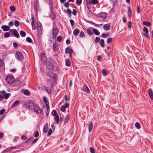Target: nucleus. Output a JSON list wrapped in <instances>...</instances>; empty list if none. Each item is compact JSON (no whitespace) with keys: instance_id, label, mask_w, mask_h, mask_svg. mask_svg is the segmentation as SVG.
Returning a JSON list of instances; mask_svg holds the SVG:
<instances>
[{"instance_id":"cd10ccee","label":"nucleus","mask_w":153,"mask_h":153,"mask_svg":"<svg viewBox=\"0 0 153 153\" xmlns=\"http://www.w3.org/2000/svg\"><path fill=\"white\" fill-rule=\"evenodd\" d=\"M43 99L44 102L45 104V105L48 103V102L47 98L46 97H43Z\"/></svg>"},{"instance_id":"412c9836","label":"nucleus","mask_w":153,"mask_h":153,"mask_svg":"<svg viewBox=\"0 0 153 153\" xmlns=\"http://www.w3.org/2000/svg\"><path fill=\"white\" fill-rule=\"evenodd\" d=\"M19 103V101L18 100L15 101L11 106V107H14L17 105Z\"/></svg>"},{"instance_id":"dca6fc26","label":"nucleus","mask_w":153,"mask_h":153,"mask_svg":"<svg viewBox=\"0 0 153 153\" xmlns=\"http://www.w3.org/2000/svg\"><path fill=\"white\" fill-rule=\"evenodd\" d=\"M48 76H49L53 80H54L56 78V74L53 73H51L49 75H48Z\"/></svg>"},{"instance_id":"4c0bfd02","label":"nucleus","mask_w":153,"mask_h":153,"mask_svg":"<svg viewBox=\"0 0 153 153\" xmlns=\"http://www.w3.org/2000/svg\"><path fill=\"white\" fill-rule=\"evenodd\" d=\"M14 25L16 27H18L19 25V22L17 20H16L15 21Z\"/></svg>"},{"instance_id":"b1692460","label":"nucleus","mask_w":153,"mask_h":153,"mask_svg":"<svg viewBox=\"0 0 153 153\" xmlns=\"http://www.w3.org/2000/svg\"><path fill=\"white\" fill-rule=\"evenodd\" d=\"M107 16V13H106L102 12L100 14V17L104 18L106 17Z\"/></svg>"},{"instance_id":"3c124183","label":"nucleus","mask_w":153,"mask_h":153,"mask_svg":"<svg viewBox=\"0 0 153 153\" xmlns=\"http://www.w3.org/2000/svg\"><path fill=\"white\" fill-rule=\"evenodd\" d=\"M57 41L59 42H60L62 40V37L60 36H59L57 38Z\"/></svg>"},{"instance_id":"f3484780","label":"nucleus","mask_w":153,"mask_h":153,"mask_svg":"<svg viewBox=\"0 0 153 153\" xmlns=\"http://www.w3.org/2000/svg\"><path fill=\"white\" fill-rule=\"evenodd\" d=\"M58 30L56 28H54L53 29V35L54 36V37H56L58 32Z\"/></svg>"},{"instance_id":"09e8293b","label":"nucleus","mask_w":153,"mask_h":153,"mask_svg":"<svg viewBox=\"0 0 153 153\" xmlns=\"http://www.w3.org/2000/svg\"><path fill=\"white\" fill-rule=\"evenodd\" d=\"M42 25L40 22H38L37 23V27L41 28L42 27Z\"/></svg>"},{"instance_id":"7c9ffc66","label":"nucleus","mask_w":153,"mask_h":153,"mask_svg":"<svg viewBox=\"0 0 153 153\" xmlns=\"http://www.w3.org/2000/svg\"><path fill=\"white\" fill-rule=\"evenodd\" d=\"M102 72L103 75L104 76H106L108 74V73L106 71L105 69H102Z\"/></svg>"},{"instance_id":"13d9d810","label":"nucleus","mask_w":153,"mask_h":153,"mask_svg":"<svg viewBox=\"0 0 153 153\" xmlns=\"http://www.w3.org/2000/svg\"><path fill=\"white\" fill-rule=\"evenodd\" d=\"M37 29L38 30V31L40 34L42 33V28L37 27Z\"/></svg>"},{"instance_id":"774afa93","label":"nucleus","mask_w":153,"mask_h":153,"mask_svg":"<svg viewBox=\"0 0 153 153\" xmlns=\"http://www.w3.org/2000/svg\"><path fill=\"white\" fill-rule=\"evenodd\" d=\"M33 139V138H32V137H30V138H29V139H28L27 141H26V142L27 143H29L31 141V140Z\"/></svg>"},{"instance_id":"a878e982","label":"nucleus","mask_w":153,"mask_h":153,"mask_svg":"<svg viewBox=\"0 0 153 153\" xmlns=\"http://www.w3.org/2000/svg\"><path fill=\"white\" fill-rule=\"evenodd\" d=\"M13 34L15 36H16L17 38H19V35L17 32L16 30L14 32V33H13Z\"/></svg>"},{"instance_id":"393cba45","label":"nucleus","mask_w":153,"mask_h":153,"mask_svg":"<svg viewBox=\"0 0 153 153\" xmlns=\"http://www.w3.org/2000/svg\"><path fill=\"white\" fill-rule=\"evenodd\" d=\"M92 30L95 35H98L100 34V32L97 30L95 29H94Z\"/></svg>"},{"instance_id":"5fc2aeb1","label":"nucleus","mask_w":153,"mask_h":153,"mask_svg":"<svg viewBox=\"0 0 153 153\" xmlns=\"http://www.w3.org/2000/svg\"><path fill=\"white\" fill-rule=\"evenodd\" d=\"M64 6L66 7H68L69 6V4L68 2H66L64 4Z\"/></svg>"},{"instance_id":"c756f323","label":"nucleus","mask_w":153,"mask_h":153,"mask_svg":"<svg viewBox=\"0 0 153 153\" xmlns=\"http://www.w3.org/2000/svg\"><path fill=\"white\" fill-rule=\"evenodd\" d=\"M20 33L21 36L23 37H25L26 35L25 33L22 30H21L20 32Z\"/></svg>"},{"instance_id":"ddd939ff","label":"nucleus","mask_w":153,"mask_h":153,"mask_svg":"<svg viewBox=\"0 0 153 153\" xmlns=\"http://www.w3.org/2000/svg\"><path fill=\"white\" fill-rule=\"evenodd\" d=\"M41 61L43 63L45 62L47 60V58L44 54H42L41 56Z\"/></svg>"},{"instance_id":"69168bd1","label":"nucleus","mask_w":153,"mask_h":153,"mask_svg":"<svg viewBox=\"0 0 153 153\" xmlns=\"http://www.w3.org/2000/svg\"><path fill=\"white\" fill-rule=\"evenodd\" d=\"M13 47L15 48H18V44L16 42L13 43Z\"/></svg>"},{"instance_id":"a211bd4d","label":"nucleus","mask_w":153,"mask_h":153,"mask_svg":"<svg viewBox=\"0 0 153 153\" xmlns=\"http://www.w3.org/2000/svg\"><path fill=\"white\" fill-rule=\"evenodd\" d=\"M80 32L79 29H76L73 31V34L75 36H77Z\"/></svg>"},{"instance_id":"4be33fe9","label":"nucleus","mask_w":153,"mask_h":153,"mask_svg":"<svg viewBox=\"0 0 153 153\" xmlns=\"http://www.w3.org/2000/svg\"><path fill=\"white\" fill-rule=\"evenodd\" d=\"M97 0H89L88 3L90 4L91 3L92 4H96L97 3Z\"/></svg>"},{"instance_id":"de8ad7c7","label":"nucleus","mask_w":153,"mask_h":153,"mask_svg":"<svg viewBox=\"0 0 153 153\" xmlns=\"http://www.w3.org/2000/svg\"><path fill=\"white\" fill-rule=\"evenodd\" d=\"M26 41L30 43L32 42V40L29 37H27L26 39Z\"/></svg>"},{"instance_id":"f03ea898","label":"nucleus","mask_w":153,"mask_h":153,"mask_svg":"<svg viewBox=\"0 0 153 153\" xmlns=\"http://www.w3.org/2000/svg\"><path fill=\"white\" fill-rule=\"evenodd\" d=\"M34 103L33 102L28 101L25 102L23 105V107L28 109H31L33 108L34 106Z\"/></svg>"},{"instance_id":"ea45409f","label":"nucleus","mask_w":153,"mask_h":153,"mask_svg":"<svg viewBox=\"0 0 153 153\" xmlns=\"http://www.w3.org/2000/svg\"><path fill=\"white\" fill-rule=\"evenodd\" d=\"M143 35L145 36L147 39H150V37L149 36L148 34V33H143Z\"/></svg>"},{"instance_id":"f704fd0d","label":"nucleus","mask_w":153,"mask_h":153,"mask_svg":"<svg viewBox=\"0 0 153 153\" xmlns=\"http://www.w3.org/2000/svg\"><path fill=\"white\" fill-rule=\"evenodd\" d=\"M24 94L26 95H29L30 92L28 90H26L24 91Z\"/></svg>"},{"instance_id":"6ab92c4d","label":"nucleus","mask_w":153,"mask_h":153,"mask_svg":"<svg viewBox=\"0 0 153 153\" xmlns=\"http://www.w3.org/2000/svg\"><path fill=\"white\" fill-rule=\"evenodd\" d=\"M65 53H73V50L71 48H70L69 47H67L65 49Z\"/></svg>"},{"instance_id":"58836bf2","label":"nucleus","mask_w":153,"mask_h":153,"mask_svg":"<svg viewBox=\"0 0 153 153\" xmlns=\"http://www.w3.org/2000/svg\"><path fill=\"white\" fill-rule=\"evenodd\" d=\"M10 95L9 93H6L5 95H4V97L6 99H7Z\"/></svg>"},{"instance_id":"39448f33","label":"nucleus","mask_w":153,"mask_h":153,"mask_svg":"<svg viewBox=\"0 0 153 153\" xmlns=\"http://www.w3.org/2000/svg\"><path fill=\"white\" fill-rule=\"evenodd\" d=\"M33 6L35 12H37L39 9V2L37 0H36L33 2Z\"/></svg>"},{"instance_id":"79ce46f5","label":"nucleus","mask_w":153,"mask_h":153,"mask_svg":"<svg viewBox=\"0 0 153 153\" xmlns=\"http://www.w3.org/2000/svg\"><path fill=\"white\" fill-rule=\"evenodd\" d=\"M85 36L84 33L83 31H81L79 34V36L80 37H84Z\"/></svg>"},{"instance_id":"864d4df0","label":"nucleus","mask_w":153,"mask_h":153,"mask_svg":"<svg viewBox=\"0 0 153 153\" xmlns=\"http://www.w3.org/2000/svg\"><path fill=\"white\" fill-rule=\"evenodd\" d=\"M90 151L91 153H95V152L94 149L92 147H90Z\"/></svg>"},{"instance_id":"c85d7f7f","label":"nucleus","mask_w":153,"mask_h":153,"mask_svg":"<svg viewBox=\"0 0 153 153\" xmlns=\"http://www.w3.org/2000/svg\"><path fill=\"white\" fill-rule=\"evenodd\" d=\"M143 24L145 25H146L148 26H149L151 25L150 22H145L144 21L143 22Z\"/></svg>"},{"instance_id":"1a4fd4ad","label":"nucleus","mask_w":153,"mask_h":153,"mask_svg":"<svg viewBox=\"0 0 153 153\" xmlns=\"http://www.w3.org/2000/svg\"><path fill=\"white\" fill-rule=\"evenodd\" d=\"M1 28L4 31H8L10 30V27L9 26L6 25L2 26Z\"/></svg>"},{"instance_id":"8fccbe9b","label":"nucleus","mask_w":153,"mask_h":153,"mask_svg":"<svg viewBox=\"0 0 153 153\" xmlns=\"http://www.w3.org/2000/svg\"><path fill=\"white\" fill-rule=\"evenodd\" d=\"M85 90L86 91V92L88 93H89L90 92V90L88 88V87L87 86L86 84H85Z\"/></svg>"},{"instance_id":"2eb2a0df","label":"nucleus","mask_w":153,"mask_h":153,"mask_svg":"<svg viewBox=\"0 0 153 153\" xmlns=\"http://www.w3.org/2000/svg\"><path fill=\"white\" fill-rule=\"evenodd\" d=\"M93 128V126L92 124V122L90 121L88 124V129L89 132H91L92 131Z\"/></svg>"},{"instance_id":"6e6552de","label":"nucleus","mask_w":153,"mask_h":153,"mask_svg":"<svg viewBox=\"0 0 153 153\" xmlns=\"http://www.w3.org/2000/svg\"><path fill=\"white\" fill-rule=\"evenodd\" d=\"M69 106V104L66 103L65 104L62 105L60 108V110L61 111L64 112L66 108H68Z\"/></svg>"},{"instance_id":"c9c22d12","label":"nucleus","mask_w":153,"mask_h":153,"mask_svg":"<svg viewBox=\"0 0 153 153\" xmlns=\"http://www.w3.org/2000/svg\"><path fill=\"white\" fill-rule=\"evenodd\" d=\"M10 9L12 12H14L16 10L15 7L13 6H12L10 7Z\"/></svg>"},{"instance_id":"473e14b6","label":"nucleus","mask_w":153,"mask_h":153,"mask_svg":"<svg viewBox=\"0 0 153 153\" xmlns=\"http://www.w3.org/2000/svg\"><path fill=\"white\" fill-rule=\"evenodd\" d=\"M48 126L46 125H45L43 128V131L45 133H46L48 131Z\"/></svg>"},{"instance_id":"338daca9","label":"nucleus","mask_w":153,"mask_h":153,"mask_svg":"<svg viewBox=\"0 0 153 153\" xmlns=\"http://www.w3.org/2000/svg\"><path fill=\"white\" fill-rule=\"evenodd\" d=\"M131 21L128 22V28H130L131 26Z\"/></svg>"},{"instance_id":"6e6d98bb","label":"nucleus","mask_w":153,"mask_h":153,"mask_svg":"<svg viewBox=\"0 0 153 153\" xmlns=\"http://www.w3.org/2000/svg\"><path fill=\"white\" fill-rule=\"evenodd\" d=\"M72 13L74 16H76V15L77 12L75 9H73Z\"/></svg>"},{"instance_id":"f257e3e1","label":"nucleus","mask_w":153,"mask_h":153,"mask_svg":"<svg viewBox=\"0 0 153 153\" xmlns=\"http://www.w3.org/2000/svg\"><path fill=\"white\" fill-rule=\"evenodd\" d=\"M53 66L54 64L53 59L51 58L48 59L46 63V67L47 69L50 71H52L54 70Z\"/></svg>"},{"instance_id":"72a5a7b5","label":"nucleus","mask_w":153,"mask_h":153,"mask_svg":"<svg viewBox=\"0 0 153 153\" xmlns=\"http://www.w3.org/2000/svg\"><path fill=\"white\" fill-rule=\"evenodd\" d=\"M135 126L136 127V128L138 129H139L140 128V124L138 122H137L135 124Z\"/></svg>"},{"instance_id":"9d476101","label":"nucleus","mask_w":153,"mask_h":153,"mask_svg":"<svg viewBox=\"0 0 153 153\" xmlns=\"http://www.w3.org/2000/svg\"><path fill=\"white\" fill-rule=\"evenodd\" d=\"M148 94L150 96L151 99L152 100H153V92L151 89H149L148 90Z\"/></svg>"},{"instance_id":"680f3d73","label":"nucleus","mask_w":153,"mask_h":153,"mask_svg":"<svg viewBox=\"0 0 153 153\" xmlns=\"http://www.w3.org/2000/svg\"><path fill=\"white\" fill-rule=\"evenodd\" d=\"M39 135V133L38 131H36L34 134V137H37Z\"/></svg>"},{"instance_id":"4d7b16f0","label":"nucleus","mask_w":153,"mask_h":153,"mask_svg":"<svg viewBox=\"0 0 153 153\" xmlns=\"http://www.w3.org/2000/svg\"><path fill=\"white\" fill-rule=\"evenodd\" d=\"M5 111V109H2L0 111V115L3 114Z\"/></svg>"},{"instance_id":"2f4dec72","label":"nucleus","mask_w":153,"mask_h":153,"mask_svg":"<svg viewBox=\"0 0 153 153\" xmlns=\"http://www.w3.org/2000/svg\"><path fill=\"white\" fill-rule=\"evenodd\" d=\"M128 16L130 17L131 15L132 12L131 10L130 7H129L128 8Z\"/></svg>"},{"instance_id":"bb28decb","label":"nucleus","mask_w":153,"mask_h":153,"mask_svg":"<svg viewBox=\"0 0 153 153\" xmlns=\"http://www.w3.org/2000/svg\"><path fill=\"white\" fill-rule=\"evenodd\" d=\"M70 62L69 59H66L65 60V65L68 66H69L70 65Z\"/></svg>"},{"instance_id":"052dcab7","label":"nucleus","mask_w":153,"mask_h":153,"mask_svg":"<svg viewBox=\"0 0 153 153\" xmlns=\"http://www.w3.org/2000/svg\"><path fill=\"white\" fill-rule=\"evenodd\" d=\"M100 39V38L99 37H96V38L95 39V40L94 41L95 42V43H97V42H98L99 41Z\"/></svg>"},{"instance_id":"a18cd8bd","label":"nucleus","mask_w":153,"mask_h":153,"mask_svg":"<svg viewBox=\"0 0 153 153\" xmlns=\"http://www.w3.org/2000/svg\"><path fill=\"white\" fill-rule=\"evenodd\" d=\"M82 3V0H76V4L78 5H80Z\"/></svg>"},{"instance_id":"603ef678","label":"nucleus","mask_w":153,"mask_h":153,"mask_svg":"<svg viewBox=\"0 0 153 153\" xmlns=\"http://www.w3.org/2000/svg\"><path fill=\"white\" fill-rule=\"evenodd\" d=\"M52 133V130L51 128H50L49 130V131H48V135L49 136L51 135Z\"/></svg>"},{"instance_id":"e433bc0d","label":"nucleus","mask_w":153,"mask_h":153,"mask_svg":"<svg viewBox=\"0 0 153 153\" xmlns=\"http://www.w3.org/2000/svg\"><path fill=\"white\" fill-rule=\"evenodd\" d=\"M52 113V115L54 116H56L57 115H58V114L57 113L56 111L55 110H53Z\"/></svg>"},{"instance_id":"9b49d317","label":"nucleus","mask_w":153,"mask_h":153,"mask_svg":"<svg viewBox=\"0 0 153 153\" xmlns=\"http://www.w3.org/2000/svg\"><path fill=\"white\" fill-rule=\"evenodd\" d=\"M46 85L49 86L50 85V87L52 88V87L53 86V82H51V79H48L46 82Z\"/></svg>"},{"instance_id":"423d86ee","label":"nucleus","mask_w":153,"mask_h":153,"mask_svg":"<svg viewBox=\"0 0 153 153\" xmlns=\"http://www.w3.org/2000/svg\"><path fill=\"white\" fill-rule=\"evenodd\" d=\"M34 110L35 112L39 114H43L41 108L37 105H35Z\"/></svg>"},{"instance_id":"0eeeda50","label":"nucleus","mask_w":153,"mask_h":153,"mask_svg":"<svg viewBox=\"0 0 153 153\" xmlns=\"http://www.w3.org/2000/svg\"><path fill=\"white\" fill-rule=\"evenodd\" d=\"M31 25L32 27L33 30H34L36 29V21L33 16L31 17Z\"/></svg>"},{"instance_id":"20e7f679","label":"nucleus","mask_w":153,"mask_h":153,"mask_svg":"<svg viewBox=\"0 0 153 153\" xmlns=\"http://www.w3.org/2000/svg\"><path fill=\"white\" fill-rule=\"evenodd\" d=\"M16 57L20 61H22L24 59L22 53L20 51L16 52Z\"/></svg>"},{"instance_id":"a19ab883","label":"nucleus","mask_w":153,"mask_h":153,"mask_svg":"<svg viewBox=\"0 0 153 153\" xmlns=\"http://www.w3.org/2000/svg\"><path fill=\"white\" fill-rule=\"evenodd\" d=\"M10 33L9 32H7V33H5L4 34V36L5 37H9L10 36Z\"/></svg>"},{"instance_id":"f8f14e48","label":"nucleus","mask_w":153,"mask_h":153,"mask_svg":"<svg viewBox=\"0 0 153 153\" xmlns=\"http://www.w3.org/2000/svg\"><path fill=\"white\" fill-rule=\"evenodd\" d=\"M110 24L108 23L104 25L103 26V29L105 30H108L110 29Z\"/></svg>"},{"instance_id":"4468645a","label":"nucleus","mask_w":153,"mask_h":153,"mask_svg":"<svg viewBox=\"0 0 153 153\" xmlns=\"http://www.w3.org/2000/svg\"><path fill=\"white\" fill-rule=\"evenodd\" d=\"M44 89L46 91L48 94H50L51 92V89H49L48 87H47L45 86H44L43 87Z\"/></svg>"},{"instance_id":"0e129e2a","label":"nucleus","mask_w":153,"mask_h":153,"mask_svg":"<svg viewBox=\"0 0 153 153\" xmlns=\"http://www.w3.org/2000/svg\"><path fill=\"white\" fill-rule=\"evenodd\" d=\"M70 23L72 26H73L74 25V22L73 20L71 19L70 20Z\"/></svg>"},{"instance_id":"37998d69","label":"nucleus","mask_w":153,"mask_h":153,"mask_svg":"<svg viewBox=\"0 0 153 153\" xmlns=\"http://www.w3.org/2000/svg\"><path fill=\"white\" fill-rule=\"evenodd\" d=\"M143 31L145 32V33H149V30L148 29L145 27H143Z\"/></svg>"},{"instance_id":"7ed1b4c3","label":"nucleus","mask_w":153,"mask_h":153,"mask_svg":"<svg viewBox=\"0 0 153 153\" xmlns=\"http://www.w3.org/2000/svg\"><path fill=\"white\" fill-rule=\"evenodd\" d=\"M6 82L9 84H10L14 82V79L13 76H7L6 78Z\"/></svg>"},{"instance_id":"e2e57ef3","label":"nucleus","mask_w":153,"mask_h":153,"mask_svg":"<svg viewBox=\"0 0 153 153\" xmlns=\"http://www.w3.org/2000/svg\"><path fill=\"white\" fill-rule=\"evenodd\" d=\"M67 13L69 14L70 16H71V11L70 9H68L67 10Z\"/></svg>"},{"instance_id":"49530a36","label":"nucleus","mask_w":153,"mask_h":153,"mask_svg":"<svg viewBox=\"0 0 153 153\" xmlns=\"http://www.w3.org/2000/svg\"><path fill=\"white\" fill-rule=\"evenodd\" d=\"M109 35V33H108L107 34H105L104 33H103L102 34V36L101 37H102L103 38H106Z\"/></svg>"},{"instance_id":"bf43d9fd","label":"nucleus","mask_w":153,"mask_h":153,"mask_svg":"<svg viewBox=\"0 0 153 153\" xmlns=\"http://www.w3.org/2000/svg\"><path fill=\"white\" fill-rule=\"evenodd\" d=\"M69 117L68 116V115L66 116V117L65 118V123H66V122L68 123V121L69 120Z\"/></svg>"},{"instance_id":"5701e85b","label":"nucleus","mask_w":153,"mask_h":153,"mask_svg":"<svg viewBox=\"0 0 153 153\" xmlns=\"http://www.w3.org/2000/svg\"><path fill=\"white\" fill-rule=\"evenodd\" d=\"M101 46L102 47L104 48L105 46L104 40L102 39H101L100 41Z\"/></svg>"},{"instance_id":"c03bdc74","label":"nucleus","mask_w":153,"mask_h":153,"mask_svg":"<svg viewBox=\"0 0 153 153\" xmlns=\"http://www.w3.org/2000/svg\"><path fill=\"white\" fill-rule=\"evenodd\" d=\"M113 39L112 37H110L108 39L107 42L108 43H110L112 42Z\"/></svg>"},{"instance_id":"aec40b11","label":"nucleus","mask_w":153,"mask_h":153,"mask_svg":"<svg viewBox=\"0 0 153 153\" xmlns=\"http://www.w3.org/2000/svg\"><path fill=\"white\" fill-rule=\"evenodd\" d=\"M54 120L56 121L57 124H59V118L58 115L55 116L54 117Z\"/></svg>"}]
</instances>
